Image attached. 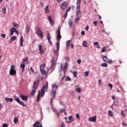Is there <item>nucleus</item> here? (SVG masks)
Returning <instances> with one entry per match:
<instances>
[{"instance_id":"f257e3e1","label":"nucleus","mask_w":127,"mask_h":127,"mask_svg":"<svg viewBox=\"0 0 127 127\" xmlns=\"http://www.w3.org/2000/svg\"><path fill=\"white\" fill-rule=\"evenodd\" d=\"M48 89V82H47L45 85L42 87L41 90H39L38 93V97L37 98V102L40 101V97L43 98L44 95H45V91L47 92Z\"/></svg>"},{"instance_id":"f03ea898","label":"nucleus","mask_w":127,"mask_h":127,"mask_svg":"<svg viewBox=\"0 0 127 127\" xmlns=\"http://www.w3.org/2000/svg\"><path fill=\"white\" fill-rule=\"evenodd\" d=\"M81 5V0H76V9L77 10L76 12L77 17H81L82 15V12L80 10V6Z\"/></svg>"},{"instance_id":"7ed1b4c3","label":"nucleus","mask_w":127,"mask_h":127,"mask_svg":"<svg viewBox=\"0 0 127 127\" xmlns=\"http://www.w3.org/2000/svg\"><path fill=\"white\" fill-rule=\"evenodd\" d=\"M41 81V80H38L34 82L33 88L30 93L31 96H34V94H35V91H36V89H37V87L38 86H39V82Z\"/></svg>"},{"instance_id":"20e7f679","label":"nucleus","mask_w":127,"mask_h":127,"mask_svg":"<svg viewBox=\"0 0 127 127\" xmlns=\"http://www.w3.org/2000/svg\"><path fill=\"white\" fill-rule=\"evenodd\" d=\"M9 74L10 76H14L16 74V70L13 65H11L10 66V70L9 71Z\"/></svg>"},{"instance_id":"39448f33","label":"nucleus","mask_w":127,"mask_h":127,"mask_svg":"<svg viewBox=\"0 0 127 127\" xmlns=\"http://www.w3.org/2000/svg\"><path fill=\"white\" fill-rule=\"evenodd\" d=\"M53 90L52 91L51 95L53 96V98L55 97V95H56V91L58 89V86L57 85H54L52 86Z\"/></svg>"},{"instance_id":"423d86ee","label":"nucleus","mask_w":127,"mask_h":127,"mask_svg":"<svg viewBox=\"0 0 127 127\" xmlns=\"http://www.w3.org/2000/svg\"><path fill=\"white\" fill-rule=\"evenodd\" d=\"M37 28V34L38 35V36H39V37H41V38H42V39L43 38V33L42 32V31H41L40 27L38 26Z\"/></svg>"},{"instance_id":"0eeeda50","label":"nucleus","mask_w":127,"mask_h":127,"mask_svg":"<svg viewBox=\"0 0 127 127\" xmlns=\"http://www.w3.org/2000/svg\"><path fill=\"white\" fill-rule=\"evenodd\" d=\"M61 30V28H59L57 31V40H58V41H60V40H61V38H62V37L61 36V35L60 34Z\"/></svg>"},{"instance_id":"6e6552de","label":"nucleus","mask_w":127,"mask_h":127,"mask_svg":"<svg viewBox=\"0 0 127 127\" xmlns=\"http://www.w3.org/2000/svg\"><path fill=\"white\" fill-rule=\"evenodd\" d=\"M103 60L106 63H112V62H113V61H112V60H109V59H108V57H107L106 56H104L103 57Z\"/></svg>"},{"instance_id":"1a4fd4ad","label":"nucleus","mask_w":127,"mask_h":127,"mask_svg":"<svg viewBox=\"0 0 127 127\" xmlns=\"http://www.w3.org/2000/svg\"><path fill=\"white\" fill-rule=\"evenodd\" d=\"M68 5V3L66 2H64L61 5V8L62 9L64 10L65 8H67V6Z\"/></svg>"},{"instance_id":"9d476101","label":"nucleus","mask_w":127,"mask_h":127,"mask_svg":"<svg viewBox=\"0 0 127 127\" xmlns=\"http://www.w3.org/2000/svg\"><path fill=\"white\" fill-rule=\"evenodd\" d=\"M56 47H57V50L56 52V54H59V48L60 47V43L57 42L56 43Z\"/></svg>"},{"instance_id":"9b49d317","label":"nucleus","mask_w":127,"mask_h":127,"mask_svg":"<svg viewBox=\"0 0 127 127\" xmlns=\"http://www.w3.org/2000/svg\"><path fill=\"white\" fill-rule=\"evenodd\" d=\"M40 125V126H39ZM33 127H43V126H42V124H40V123H39V122H36L34 125H33Z\"/></svg>"},{"instance_id":"f8f14e48","label":"nucleus","mask_w":127,"mask_h":127,"mask_svg":"<svg viewBox=\"0 0 127 127\" xmlns=\"http://www.w3.org/2000/svg\"><path fill=\"white\" fill-rule=\"evenodd\" d=\"M61 70H63L64 73H65L66 70H67V65H64L63 66V64H62L61 65Z\"/></svg>"},{"instance_id":"ddd939ff","label":"nucleus","mask_w":127,"mask_h":127,"mask_svg":"<svg viewBox=\"0 0 127 127\" xmlns=\"http://www.w3.org/2000/svg\"><path fill=\"white\" fill-rule=\"evenodd\" d=\"M39 50L40 54L44 53V50H43V48H42V46L41 45H39Z\"/></svg>"},{"instance_id":"4468645a","label":"nucleus","mask_w":127,"mask_h":127,"mask_svg":"<svg viewBox=\"0 0 127 127\" xmlns=\"http://www.w3.org/2000/svg\"><path fill=\"white\" fill-rule=\"evenodd\" d=\"M47 38L50 44H52V42H51V38L50 37V33H48L47 35Z\"/></svg>"},{"instance_id":"2eb2a0df","label":"nucleus","mask_w":127,"mask_h":127,"mask_svg":"<svg viewBox=\"0 0 127 127\" xmlns=\"http://www.w3.org/2000/svg\"><path fill=\"white\" fill-rule=\"evenodd\" d=\"M47 38L50 44H52V42H51V38L50 37V33H48L47 35Z\"/></svg>"},{"instance_id":"dca6fc26","label":"nucleus","mask_w":127,"mask_h":127,"mask_svg":"<svg viewBox=\"0 0 127 127\" xmlns=\"http://www.w3.org/2000/svg\"><path fill=\"white\" fill-rule=\"evenodd\" d=\"M48 19L51 25H53L54 24V21H53V19L51 18V16H49Z\"/></svg>"},{"instance_id":"f3484780","label":"nucleus","mask_w":127,"mask_h":127,"mask_svg":"<svg viewBox=\"0 0 127 127\" xmlns=\"http://www.w3.org/2000/svg\"><path fill=\"white\" fill-rule=\"evenodd\" d=\"M14 30H15V28L14 27L11 28L10 29V33L9 34L10 36H12V35H13V33H14Z\"/></svg>"},{"instance_id":"a211bd4d","label":"nucleus","mask_w":127,"mask_h":127,"mask_svg":"<svg viewBox=\"0 0 127 127\" xmlns=\"http://www.w3.org/2000/svg\"><path fill=\"white\" fill-rule=\"evenodd\" d=\"M88 121L89 122H93L95 123L96 122V116H94V117H90Z\"/></svg>"},{"instance_id":"6ab92c4d","label":"nucleus","mask_w":127,"mask_h":127,"mask_svg":"<svg viewBox=\"0 0 127 127\" xmlns=\"http://www.w3.org/2000/svg\"><path fill=\"white\" fill-rule=\"evenodd\" d=\"M13 100L12 99V98H8L7 97H6L5 98V103H8V102L11 103L12 102H13Z\"/></svg>"},{"instance_id":"aec40b11","label":"nucleus","mask_w":127,"mask_h":127,"mask_svg":"<svg viewBox=\"0 0 127 127\" xmlns=\"http://www.w3.org/2000/svg\"><path fill=\"white\" fill-rule=\"evenodd\" d=\"M69 121H65L66 123H72L74 121V118L72 116H69L68 118Z\"/></svg>"},{"instance_id":"412c9836","label":"nucleus","mask_w":127,"mask_h":127,"mask_svg":"<svg viewBox=\"0 0 127 127\" xmlns=\"http://www.w3.org/2000/svg\"><path fill=\"white\" fill-rule=\"evenodd\" d=\"M20 67L22 72H24V68H25V64H21Z\"/></svg>"},{"instance_id":"4be33fe9","label":"nucleus","mask_w":127,"mask_h":127,"mask_svg":"<svg viewBox=\"0 0 127 127\" xmlns=\"http://www.w3.org/2000/svg\"><path fill=\"white\" fill-rule=\"evenodd\" d=\"M75 91H76L77 93H81V89H80V88H79V86L76 85L75 87Z\"/></svg>"},{"instance_id":"5701e85b","label":"nucleus","mask_w":127,"mask_h":127,"mask_svg":"<svg viewBox=\"0 0 127 127\" xmlns=\"http://www.w3.org/2000/svg\"><path fill=\"white\" fill-rule=\"evenodd\" d=\"M45 13H48L49 12V6L47 5L44 8Z\"/></svg>"},{"instance_id":"b1692460","label":"nucleus","mask_w":127,"mask_h":127,"mask_svg":"<svg viewBox=\"0 0 127 127\" xmlns=\"http://www.w3.org/2000/svg\"><path fill=\"white\" fill-rule=\"evenodd\" d=\"M65 45L66 49H69V48L70 47V40L66 41Z\"/></svg>"},{"instance_id":"393cba45","label":"nucleus","mask_w":127,"mask_h":127,"mask_svg":"<svg viewBox=\"0 0 127 127\" xmlns=\"http://www.w3.org/2000/svg\"><path fill=\"white\" fill-rule=\"evenodd\" d=\"M25 28L26 32H27V33H29V31H30V27H29V26L26 25Z\"/></svg>"},{"instance_id":"a878e982","label":"nucleus","mask_w":127,"mask_h":127,"mask_svg":"<svg viewBox=\"0 0 127 127\" xmlns=\"http://www.w3.org/2000/svg\"><path fill=\"white\" fill-rule=\"evenodd\" d=\"M68 25L70 28H72V26H73V22L72 20H69L68 21Z\"/></svg>"},{"instance_id":"bb28decb","label":"nucleus","mask_w":127,"mask_h":127,"mask_svg":"<svg viewBox=\"0 0 127 127\" xmlns=\"http://www.w3.org/2000/svg\"><path fill=\"white\" fill-rule=\"evenodd\" d=\"M20 45L21 47H22V46H23V37H21L20 39Z\"/></svg>"},{"instance_id":"cd10ccee","label":"nucleus","mask_w":127,"mask_h":127,"mask_svg":"<svg viewBox=\"0 0 127 127\" xmlns=\"http://www.w3.org/2000/svg\"><path fill=\"white\" fill-rule=\"evenodd\" d=\"M21 98L23 101H27V96L24 95H21Z\"/></svg>"},{"instance_id":"c85d7f7f","label":"nucleus","mask_w":127,"mask_h":127,"mask_svg":"<svg viewBox=\"0 0 127 127\" xmlns=\"http://www.w3.org/2000/svg\"><path fill=\"white\" fill-rule=\"evenodd\" d=\"M23 64H25L26 65L28 64V59L26 58L24 60V61H23Z\"/></svg>"},{"instance_id":"c756f323","label":"nucleus","mask_w":127,"mask_h":127,"mask_svg":"<svg viewBox=\"0 0 127 127\" xmlns=\"http://www.w3.org/2000/svg\"><path fill=\"white\" fill-rule=\"evenodd\" d=\"M40 71L42 75H45L46 74V70L44 69H40Z\"/></svg>"},{"instance_id":"7c9ffc66","label":"nucleus","mask_w":127,"mask_h":127,"mask_svg":"<svg viewBox=\"0 0 127 127\" xmlns=\"http://www.w3.org/2000/svg\"><path fill=\"white\" fill-rule=\"evenodd\" d=\"M83 43H82V45L83 47H88V45L87 43V41H83Z\"/></svg>"},{"instance_id":"2f4dec72","label":"nucleus","mask_w":127,"mask_h":127,"mask_svg":"<svg viewBox=\"0 0 127 127\" xmlns=\"http://www.w3.org/2000/svg\"><path fill=\"white\" fill-rule=\"evenodd\" d=\"M108 116H110V117H113L114 116L113 112H112L111 110L108 111Z\"/></svg>"},{"instance_id":"473e14b6","label":"nucleus","mask_w":127,"mask_h":127,"mask_svg":"<svg viewBox=\"0 0 127 127\" xmlns=\"http://www.w3.org/2000/svg\"><path fill=\"white\" fill-rule=\"evenodd\" d=\"M101 67H108V64L107 63H102L101 64Z\"/></svg>"},{"instance_id":"72a5a7b5","label":"nucleus","mask_w":127,"mask_h":127,"mask_svg":"<svg viewBox=\"0 0 127 127\" xmlns=\"http://www.w3.org/2000/svg\"><path fill=\"white\" fill-rule=\"evenodd\" d=\"M13 122L14 124H17V122H18V118H17V117H15L14 118Z\"/></svg>"},{"instance_id":"f704fd0d","label":"nucleus","mask_w":127,"mask_h":127,"mask_svg":"<svg viewBox=\"0 0 127 127\" xmlns=\"http://www.w3.org/2000/svg\"><path fill=\"white\" fill-rule=\"evenodd\" d=\"M12 25H13V26H14L15 27H18L19 26V25L15 22H13L12 23Z\"/></svg>"},{"instance_id":"c9c22d12","label":"nucleus","mask_w":127,"mask_h":127,"mask_svg":"<svg viewBox=\"0 0 127 127\" xmlns=\"http://www.w3.org/2000/svg\"><path fill=\"white\" fill-rule=\"evenodd\" d=\"M10 40H12V41H14L15 40H16V36H12Z\"/></svg>"},{"instance_id":"e433bc0d","label":"nucleus","mask_w":127,"mask_h":127,"mask_svg":"<svg viewBox=\"0 0 127 127\" xmlns=\"http://www.w3.org/2000/svg\"><path fill=\"white\" fill-rule=\"evenodd\" d=\"M14 100H15L16 102H17L18 103L20 101V100H19V98L17 97H15Z\"/></svg>"},{"instance_id":"4c0bfd02","label":"nucleus","mask_w":127,"mask_h":127,"mask_svg":"<svg viewBox=\"0 0 127 127\" xmlns=\"http://www.w3.org/2000/svg\"><path fill=\"white\" fill-rule=\"evenodd\" d=\"M45 67V64H41L40 65V69H44V68Z\"/></svg>"},{"instance_id":"58836bf2","label":"nucleus","mask_w":127,"mask_h":127,"mask_svg":"<svg viewBox=\"0 0 127 127\" xmlns=\"http://www.w3.org/2000/svg\"><path fill=\"white\" fill-rule=\"evenodd\" d=\"M18 104H20V105H21V106H22V107H26L25 104H24V103L21 101H20Z\"/></svg>"},{"instance_id":"ea45409f","label":"nucleus","mask_w":127,"mask_h":127,"mask_svg":"<svg viewBox=\"0 0 127 127\" xmlns=\"http://www.w3.org/2000/svg\"><path fill=\"white\" fill-rule=\"evenodd\" d=\"M98 86H101V85H102V80L101 79H99L98 80Z\"/></svg>"},{"instance_id":"a19ab883","label":"nucleus","mask_w":127,"mask_h":127,"mask_svg":"<svg viewBox=\"0 0 127 127\" xmlns=\"http://www.w3.org/2000/svg\"><path fill=\"white\" fill-rule=\"evenodd\" d=\"M65 81H71V78H70V77H69V76H66L65 77Z\"/></svg>"},{"instance_id":"79ce46f5","label":"nucleus","mask_w":127,"mask_h":127,"mask_svg":"<svg viewBox=\"0 0 127 127\" xmlns=\"http://www.w3.org/2000/svg\"><path fill=\"white\" fill-rule=\"evenodd\" d=\"M107 51V48L106 47H104L102 48L101 52H106V51Z\"/></svg>"},{"instance_id":"37998d69","label":"nucleus","mask_w":127,"mask_h":127,"mask_svg":"<svg viewBox=\"0 0 127 127\" xmlns=\"http://www.w3.org/2000/svg\"><path fill=\"white\" fill-rule=\"evenodd\" d=\"M88 75H89V72H88V71H86L84 73V77H87V76H88Z\"/></svg>"},{"instance_id":"c03bdc74","label":"nucleus","mask_w":127,"mask_h":127,"mask_svg":"<svg viewBox=\"0 0 127 127\" xmlns=\"http://www.w3.org/2000/svg\"><path fill=\"white\" fill-rule=\"evenodd\" d=\"M80 18H81V17H78L75 18V20L77 22V23H79V22H78V21L80 20Z\"/></svg>"},{"instance_id":"a18cd8bd","label":"nucleus","mask_w":127,"mask_h":127,"mask_svg":"<svg viewBox=\"0 0 127 127\" xmlns=\"http://www.w3.org/2000/svg\"><path fill=\"white\" fill-rule=\"evenodd\" d=\"M14 32H15V33H16L17 35H19L18 31H17V30H16V29L15 28V30H14Z\"/></svg>"},{"instance_id":"49530a36","label":"nucleus","mask_w":127,"mask_h":127,"mask_svg":"<svg viewBox=\"0 0 127 127\" xmlns=\"http://www.w3.org/2000/svg\"><path fill=\"white\" fill-rule=\"evenodd\" d=\"M121 116H122V117H126V115L125 114V113H124V111L122 110L121 111Z\"/></svg>"},{"instance_id":"de8ad7c7","label":"nucleus","mask_w":127,"mask_h":127,"mask_svg":"<svg viewBox=\"0 0 127 127\" xmlns=\"http://www.w3.org/2000/svg\"><path fill=\"white\" fill-rule=\"evenodd\" d=\"M96 46L97 48H100V46L99 45V43L97 42H96Z\"/></svg>"},{"instance_id":"09e8293b","label":"nucleus","mask_w":127,"mask_h":127,"mask_svg":"<svg viewBox=\"0 0 127 127\" xmlns=\"http://www.w3.org/2000/svg\"><path fill=\"white\" fill-rule=\"evenodd\" d=\"M108 86L110 87V90H112V89L113 88V84H108Z\"/></svg>"},{"instance_id":"8fccbe9b","label":"nucleus","mask_w":127,"mask_h":127,"mask_svg":"<svg viewBox=\"0 0 127 127\" xmlns=\"http://www.w3.org/2000/svg\"><path fill=\"white\" fill-rule=\"evenodd\" d=\"M6 10V9L5 8H3L2 9V13H3V14H4V13H5Z\"/></svg>"},{"instance_id":"3c124183","label":"nucleus","mask_w":127,"mask_h":127,"mask_svg":"<svg viewBox=\"0 0 127 127\" xmlns=\"http://www.w3.org/2000/svg\"><path fill=\"white\" fill-rule=\"evenodd\" d=\"M73 75H74V77H77V71H74L73 73Z\"/></svg>"},{"instance_id":"603ef678","label":"nucleus","mask_w":127,"mask_h":127,"mask_svg":"<svg viewBox=\"0 0 127 127\" xmlns=\"http://www.w3.org/2000/svg\"><path fill=\"white\" fill-rule=\"evenodd\" d=\"M122 126H124V127H127V124L125 122H122Z\"/></svg>"},{"instance_id":"864d4df0","label":"nucleus","mask_w":127,"mask_h":127,"mask_svg":"<svg viewBox=\"0 0 127 127\" xmlns=\"http://www.w3.org/2000/svg\"><path fill=\"white\" fill-rule=\"evenodd\" d=\"M71 9V7H69L68 8H67V9L66 10V12L68 13V12L70 11V10Z\"/></svg>"},{"instance_id":"5fc2aeb1","label":"nucleus","mask_w":127,"mask_h":127,"mask_svg":"<svg viewBox=\"0 0 127 127\" xmlns=\"http://www.w3.org/2000/svg\"><path fill=\"white\" fill-rule=\"evenodd\" d=\"M76 118H77V119H80V115H79L78 113H76Z\"/></svg>"},{"instance_id":"6e6d98bb","label":"nucleus","mask_w":127,"mask_h":127,"mask_svg":"<svg viewBox=\"0 0 127 127\" xmlns=\"http://www.w3.org/2000/svg\"><path fill=\"white\" fill-rule=\"evenodd\" d=\"M85 30H86V31H88V30H89V26H87L85 28Z\"/></svg>"},{"instance_id":"4d7b16f0","label":"nucleus","mask_w":127,"mask_h":127,"mask_svg":"<svg viewBox=\"0 0 127 127\" xmlns=\"http://www.w3.org/2000/svg\"><path fill=\"white\" fill-rule=\"evenodd\" d=\"M8 125L6 124H3L2 127H7Z\"/></svg>"},{"instance_id":"13d9d810","label":"nucleus","mask_w":127,"mask_h":127,"mask_svg":"<svg viewBox=\"0 0 127 127\" xmlns=\"http://www.w3.org/2000/svg\"><path fill=\"white\" fill-rule=\"evenodd\" d=\"M81 35H85V31H82L81 32Z\"/></svg>"},{"instance_id":"bf43d9fd","label":"nucleus","mask_w":127,"mask_h":127,"mask_svg":"<svg viewBox=\"0 0 127 127\" xmlns=\"http://www.w3.org/2000/svg\"><path fill=\"white\" fill-rule=\"evenodd\" d=\"M65 127V123H62L61 127Z\"/></svg>"},{"instance_id":"052dcab7","label":"nucleus","mask_w":127,"mask_h":127,"mask_svg":"<svg viewBox=\"0 0 127 127\" xmlns=\"http://www.w3.org/2000/svg\"><path fill=\"white\" fill-rule=\"evenodd\" d=\"M71 9H72V10H74V9H75V6L73 5H71Z\"/></svg>"},{"instance_id":"680f3d73","label":"nucleus","mask_w":127,"mask_h":127,"mask_svg":"<svg viewBox=\"0 0 127 127\" xmlns=\"http://www.w3.org/2000/svg\"><path fill=\"white\" fill-rule=\"evenodd\" d=\"M77 64H81V60L79 59L77 60Z\"/></svg>"},{"instance_id":"e2e57ef3","label":"nucleus","mask_w":127,"mask_h":127,"mask_svg":"<svg viewBox=\"0 0 127 127\" xmlns=\"http://www.w3.org/2000/svg\"><path fill=\"white\" fill-rule=\"evenodd\" d=\"M1 36V37H2V38H4V37H5V34H2Z\"/></svg>"},{"instance_id":"0e129e2a","label":"nucleus","mask_w":127,"mask_h":127,"mask_svg":"<svg viewBox=\"0 0 127 127\" xmlns=\"http://www.w3.org/2000/svg\"><path fill=\"white\" fill-rule=\"evenodd\" d=\"M64 111H65V110H64L62 109H60V113H63V112H64Z\"/></svg>"},{"instance_id":"69168bd1","label":"nucleus","mask_w":127,"mask_h":127,"mask_svg":"<svg viewBox=\"0 0 127 127\" xmlns=\"http://www.w3.org/2000/svg\"><path fill=\"white\" fill-rule=\"evenodd\" d=\"M68 14V13H67L66 12H65V14L64 15V17H65V18H66V17H67V15Z\"/></svg>"},{"instance_id":"338daca9","label":"nucleus","mask_w":127,"mask_h":127,"mask_svg":"<svg viewBox=\"0 0 127 127\" xmlns=\"http://www.w3.org/2000/svg\"><path fill=\"white\" fill-rule=\"evenodd\" d=\"M3 107L2 104L0 103V109H1V108Z\"/></svg>"},{"instance_id":"774afa93","label":"nucleus","mask_w":127,"mask_h":127,"mask_svg":"<svg viewBox=\"0 0 127 127\" xmlns=\"http://www.w3.org/2000/svg\"><path fill=\"white\" fill-rule=\"evenodd\" d=\"M30 71H31V72H34V70H33V69L32 68V67H30Z\"/></svg>"}]
</instances>
